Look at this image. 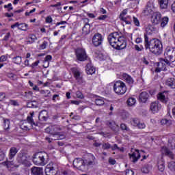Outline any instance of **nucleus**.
Segmentation results:
<instances>
[{
	"label": "nucleus",
	"mask_w": 175,
	"mask_h": 175,
	"mask_svg": "<svg viewBox=\"0 0 175 175\" xmlns=\"http://www.w3.org/2000/svg\"><path fill=\"white\" fill-rule=\"evenodd\" d=\"M144 38L145 50H149L150 53L157 55L162 54V42L159 40L157 38L150 39L147 34H144Z\"/></svg>",
	"instance_id": "obj_1"
},
{
	"label": "nucleus",
	"mask_w": 175,
	"mask_h": 175,
	"mask_svg": "<svg viewBox=\"0 0 175 175\" xmlns=\"http://www.w3.org/2000/svg\"><path fill=\"white\" fill-rule=\"evenodd\" d=\"M95 156L94 154H90L88 158L83 159L81 158H77L73 161V166L79 170H85L88 166H92L95 165Z\"/></svg>",
	"instance_id": "obj_2"
},
{
	"label": "nucleus",
	"mask_w": 175,
	"mask_h": 175,
	"mask_svg": "<svg viewBox=\"0 0 175 175\" xmlns=\"http://www.w3.org/2000/svg\"><path fill=\"white\" fill-rule=\"evenodd\" d=\"M33 162L34 165L45 166L49 162V154L45 152H36L33 156Z\"/></svg>",
	"instance_id": "obj_3"
},
{
	"label": "nucleus",
	"mask_w": 175,
	"mask_h": 175,
	"mask_svg": "<svg viewBox=\"0 0 175 175\" xmlns=\"http://www.w3.org/2000/svg\"><path fill=\"white\" fill-rule=\"evenodd\" d=\"M113 91L118 95H124L126 92V85L122 81H117L113 84Z\"/></svg>",
	"instance_id": "obj_4"
},
{
	"label": "nucleus",
	"mask_w": 175,
	"mask_h": 175,
	"mask_svg": "<svg viewBox=\"0 0 175 175\" xmlns=\"http://www.w3.org/2000/svg\"><path fill=\"white\" fill-rule=\"evenodd\" d=\"M16 161L20 165H24V166H31V162H29V157L28 154L23 152H20L16 157Z\"/></svg>",
	"instance_id": "obj_5"
},
{
	"label": "nucleus",
	"mask_w": 175,
	"mask_h": 175,
	"mask_svg": "<svg viewBox=\"0 0 175 175\" xmlns=\"http://www.w3.org/2000/svg\"><path fill=\"white\" fill-rule=\"evenodd\" d=\"M165 58L169 59L171 62H175V47L168 46L165 49L164 52Z\"/></svg>",
	"instance_id": "obj_6"
},
{
	"label": "nucleus",
	"mask_w": 175,
	"mask_h": 175,
	"mask_svg": "<svg viewBox=\"0 0 175 175\" xmlns=\"http://www.w3.org/2000/svg\"><path fill=\"white\" fill-rule=\"evenodd\" d=\"M75 54H76L77 59H78V61H81V62L87 61V58H88V56L87 55V53L85 52V49L82 48H77L75 51Z\"/></svg>",
	"instance_id": "obj_7"
},
{
	"label": "nucleus",
	"mask_w": 175,
	"mask_h": 175,
	"mask_svg": "<svg viewBox=\"0 0 175 175\" xmlns=\"http://www.w3.org/2000/svg\"><path fill=\"white\" fill-rule=\"evenodd\" d=\"M58 172V167L56 164H48L45 168V174L46 175H56Z\"/></svg>",
	"instance_id": "obj_8"
},
{
	"label": "nucleus",
	"mask_w": 175,
	"mask_h": 175,
	"mask_svg": "<svg viewBox=\"0 0 175 175\" xmlns=\"http://www.w3.org/2000/svg\"><path fill=\"white\" fill-rule=\"evenodd\" d=\"M120 38V34L118 32L111 33L108 36V42L111 47L116 46L117 42Z\"/></svg>",
	"instance_id": "obj_9"
},
{
	"label": "nucleus",
	"mask_w": 175,
	"mask_h": 175,
	"mask_svg": "<svg viewBox=\"0 0 175 175\" xmlns=\"http://www.w3.org/2000/svg\"><path fill=\"white\" fill-rule=\"evenodd\" d=\"M102 42H103V37L102 34L97 33H95L92 38V44L95 47H98L102 44Z\"/></svg>",
	"instance_id": "obj_10"
},
{
	"label": "nucleus",
	"mask_w": 175,
	"mask_h": 175,
	"mask_svg": "<svg viewBox=\"0 0 175 175\" xmlns=\"http://www.w3.org/2000/svg\"><path fill=\"white\" fill-rule=\"evenodd\" d=\"M116 45L113 46V49L116 50H124L126 47V42L124 40V37H119L118 41H116Z\"/></svg>",
	"instance_id": "obj_11"
},
{
	"label": "nucleus",
	"mask_w": 175,
	"mask_h": 175,
	"mask_svg": "<svg viewBox=\"0 0 175 175\" xmlns=\"http://www.w3.org/2000/svg\"><path fill=\"white\" fill-rule=\"evenodd\" d=\"M72 73L75 80L79 83V84H83L85 83L84 79H83V75H81V72L77 68H74Z\"/></svg>",
	"instance_id": "obj_12"
},
{
	"label": "nucleus",
	"mask_w": 175,
	"mask_h": 175,
	"mask_svg": "<svg viewBox=\"0 0 175 175\" xmlns=\"http://www.w3.org/2000/svg\"><path fill=\"white\" fill-rule=\"evenodd\" d=\"M47 132L49 131V133L51 135H53V137L55 136L58 133L59 131H61V127L57 125L51 126L50 127L46 129Z\"/></svg>",
	"instance_id": "obj_13"
},
{
	"label": "nucleus",
	"mask_w": 175,
	"mask_h": 175,
	"mask_svg": "<svg viewBox=\"0 0 175 175\" xmlns=\"http://www.w3.org/2000/svg\"><path fill=\"white\" fill-rule=\"evenodd\" d=\"M18 152V150L17 148L12 146L10 148L9 154H8V159L9 161H12L14 159V157L16 155H17V153Z\"/></svg>",
	"instance_id": "obj_14"
},
{
	"label": "nucleus",
	"mask_w": 175,
	"mask_h": 175,
	"mask_svg": "<svg viewBox=\"0 0 175 175\" xmlns=\"http://www.w3.org/2000/svg\"><path fill=\"white\" fill-rule=\"evenodd\" d=\"M161 152L162 154H165L166 157H168V158H170V159H175V154H173V152L170 151L169 148H166V146L162 147Z\"/></svg>",
	"instance_id": "obj_15"
},
{
	"label": "nucleus",
	"mask_w": 175,
	"mask_h": 175,
	"mask_svg": "<svg viewBox=\"0 0 175 175\" xmlns=\"http://www.w3.org/2000/svg\"><path fill=\"white\" fill-rule=\"evenodd\" d=\"M162 15L159 12H155L152 16V23L157 25L161 23Z\"/></svg>",
	"instance_id": "obj_16"
},
{
	"label": "nucleus",
	"mask_w": 175,
	"mask_h": 175,
	"mask_svg": "<svg viewBox=\"0 0 175 175\" xmlns=\"http://www.w3.org/2000/svg\"><path fill=\"white\" fill-rule=\"evenodd\" d=\"M162 106H161V104H159L158 102L155 101L150 104V110L152 111V113H158L159 110H161Z\"/></svg>",
	"instance_id": "obj_17"
},
{
	"label": "nucleus",
	"mask_w": 175,
	"mask_h": 175,
	"mask_svg": "<svg viewBox=\"0 0 175 175\" xmlns=\"http://www.w3.org/2000/svg\"><path fill=\"white\" fill-rule=\"evenodd\" d=\"M145 31L146 33H144V35H147V36H148V35H151V33L155 32L157 31V28H155L154 25L149 24L145 25Z\"/></svg>",
	"instance_id": "obj_18"
},
{
	"label": "nucleus",
	"mask_w": 175,
	"mask_h": 175,
	"mask_svg": "<svg viewBox=\"0 0 175 175\" xmlns=\"http://www.w3.org/2000/svg\"><path fill=\"white\" fill-rule=\"evenodd\" d=\"M107 125L109 126V128L113 131V132H118V129H120V126L116 124V122L111 121H107Z\"/></svg>",
	"instance_id": "obj_19"
},
{
	"label": "nucleus",
	"mask_w": 175,
	"mask_h": 175,
	"mask_svg": "<svg viewBox=\"0 0 175 175\" xmlns=\"http://www.w3.org/2000/svg\"><path fill=\"white\" fill-rule=\"evenodd\" d=\"M129 156L131 159H132V162L134 163L140 159V152H139V150H135V152H134L132 154H129Z\"/></svg>",
	"instance_id": "obj_20"
},
{
	"label": "nucleus",
	"mask_w": 175,
	"mask_h": 175,
	"mask_svg": "<svg viewBox=\"0 0 175 175\" xmlns=\"http://www.w3.org/2000/svg\"><path fill=\"white\" fill-rule=\"evenodd\" d=\"M165 85L170 87L172 90L175 89V79L174 77L168 78L165 81Z\"/></svg>",
	"instance_id": "obj_21"
},
{
	"label": "nucleus",
	"mask_w": 175,
	"mask_h": 175,
	"mask_svg": "<svg viewBox=\"0 0 175 175\" xmlns=\"http://www.w3.org/2000/svg\"><path fill=\"white\" fill-rule=\"evenodd\" d=\"M38 118L40 121H47V118H49V113L47 111H41L39 113Z\"/></svg>",
	"instance_id": "obj_22"
},
{
	"label": "nucleus",
	"mask_w": 175,
	"mask_h": 175,
	"mask_svg": "<svg viewBox=\"0 0 175 175\" xmlns=\"http://www.w3.org/2000/svg\"><path fill=\"white\" fill-rule=\"evenodd\" d=\"M159 66H161V68H163V66H164V68H165V70H167V69H166V65H168V66H170V65H171V62H170V60L169 59H163V58H160L159 59Z\"/></svg>",
	"instance_id": "obj_23"
},
{
	"label": "nucleus",
	"mask_w": 175,
	"mask_h": 175,
	"mask_svg": "<svg viewBox=\"0 0 175 175\" xmlns=\"http://www.w3.org/2000/svg\"><path fill=\"white\" fill-rule=\"evenodd\" d=\"M31 174L32 175H43V168L33 167L31 168Z\"/></svg>",
	"instance_id": "obj_24"
},
{
	"label": "nucleus",
	"mask_w": 175,
	"mask_h": 175,
	"mask_svg": "<svg viewBox=\"0 0 175 175\" xmlns=\"http://www.w3.org/2000/svg\"><path fill=\"white\" fill-rule=\"evenodd\" d=\"M33 112L30 113V116L27 118V121L28 124H30L31 126H38V122L33 121Z\"/></svg>",
	"instance_id": "obj_25"
},
{
	"label": "nucleus",
	"mask_w": 175,
	"mask_h": 175,
	"mask_svg": "<svg viewBox=\"0 0 175 175\" xmlns=\"http://www.w3.org/2000/svg\"><path fill=\"white\" fill-rule=\"evenodd\" d=\"M148 93L147 92H142L139 94V100L142 102V103H146L147 102V100L148 99Z\"/></svg>",
	"instance_id": "obj_26"
},
{
	"label": "nucleus",
	"mask_w": 175,
	"mask_h": 175,
	"mask_svg": "<svg viewBox=\"0 0 175 175\" xmlns=\"http://www.w3.org/2000/svg\"><path fill=\"white\" fill-rule=\"evenodd\" d=\"M158 100H160L163 103H167L169 99L165 96V92L159 93L157 96Z\"/></svg>",
	"instance_id": "obj_27"
},
{
	"label": "nucleus",
	"mask_w": 175,
	"mask_h": 175,
	"mask_svg": "<svg viewBox=\"0 0 175 175\" xmlns=\"http://www.w3.org/2000/svg\"><path fill=\"white\" fill-rule=\"evenodd\" d=\"M85 70L88 75H94L95 73V68L91 66V64H87Z\"/></svg>",
	"instance_id": "obj_28"
},
{
	"label": "nucleus",
	"mask_w": 175,
	"mask_h": 175,
	"mask_svg": "<svg viewBox=\"0 0 175 175\" xmlns=\"http://www.w3.org/2000/svg\"><path fill=\"white\" fill-rule=\"evenodd\" d=\"M161 9H167L169 5V0H159Z\"/></svg>",
	"instance_id": "obj_29"
},
{
	"label": "nucleus",
	"mask_w": 175,
	"mask_h": 175,
	"mask_svg": "<svg viewBox=\"0 0 175 175\" xmlns=\"http://www.w3.org/2000/svg\"><path fill=\"white\" fill-rule=\"evenodd\" d=\"M91 26L88 23H85L82 29V32L83 35H88L90 32Z\"/></svg>",
	"instance_id": "obj_30"
},
{
	"label": "nucleus",
	"mask_w": 175,
	"mask_h": 175,
	"mask_svg": "<svg viewBox=\"0 0 175 175\" xmlns=\"http://www.w3.org/2000/svg\"><path fill=\"white\" fill-rule=\"evenodd\" d=\"M127 10H124L122 11V12L120 15V18L122 20V21H125L126 24H131V21L126 20V17H124V16L127 13Z\"/></svg>",
	"instance_id": "obj_31"
},
{
	"label": "nucleus",
	"mask_w": 175,
	"mask_h": 175,
	"mask_svg": "<svg viewBox=\"0 0 175 175\" xmlns=\"http://www.w3.org/2000/svg\"><path fill=\"white\" fill-rule=\"evenodd\" d=\"M122 77L128 83V84H133V79L128 74H123Z\"/></svg>",
	"instance_id": "obj_32"
},
{
	"label": "nucleus",
	"mask_w": 175,
	"mask_h": 175,
	"mask_svg": "<svg viewBox=\"0 0 175 175\" xmlns=\"http://www.w3.org/2000/svg\"><path fill=\"white\" fill-rule=\"evenodd\" d=\"M161 28H165V27H166V25H167V23H169V18L167 17H164L161 20Z\"/></svg>",
	"instance_id": "obj_33"
},
{
	"label": "nucleus",
	"mask_w": 175,
	"mask_h": 175,
	"mask_svg": "<svg viewBox=\"0 0 175 175\" xmlns=\"http://www.w3.org/2000/svg\"><path fill=\"white\" fill-rule=\"evenodd\" d=\"M27 107L31 108V109H36V107H38V102L36 101H30L28 102L27 104Z\"/></svg>",
	"instance_id": "obj_34"
},
{
	"label": "nucleus",
	"mask_w": 175,
	"mask_h": 175,
	"mask_svg": "<svg viewBox=\"0 0 175 175\" xmlns=\"http://www.w3.org/2000/svg\"><path fill=\"white\" fill-rule=\"evenodd\" d=\"M12 61L14 64H16V65H20L22 62V57L21 56H16L12 58Z\"/></svg>",
	"instance_id": "obj_35"
},
{
	"label": "nucleus",
	"mask_w": 175,
	"mask_h": 175,
	"mask_svg": "<svg viewBox=\"0 0 175 175\" xmlns=\"http://www.w3.org/2000/svg\"><path fill=\"white\" fill-rule=\"evenodd\" d=\"M135 103H136V98H129L127 100L128 106H130V107L135 106Z\"/></svg>",
	"instance_id": "obj_36"
},
{
	"label": "nucleus",
	"mask_w": 175,
	"mask_h": 175,
	"mask_svg": "<svg viewBox=\"0 0 175 175\" xmlns=\"http://www.w3.org/2000/svg\"><path fill=\"white\" fill-rule=\"evenodd\" d=\"M103 150H110L111 148V144L109 142H104L102 144Z\"/></svg>",
	"instance_id": "obj_37"
},
{
	"label": "nucleus",
	"mask_w": 175,
	"mask_h": 175,
	"mask_svg": "<svg viewBox=\"0 0 175 175\" xmlns=\"http://www.w3.org/2000/svg\"><path fill=\"white\" fill-rule=\"evenodd\" d=\"M150 170H151V167L149 165H145L142 169V173L148 174L150 173Z\"/></svg>",
	"instance_id": "obj_38"
},
{
	"label": "nucleus",
	"mask_w": 175,
	"mask_h": 175,
	"mask_svg": "<svg viewBox=\"0 0 175 175\" xmlns=\"http://www.w3.org/2000/svg\"><path fill=\"white\" fill-rule=\"evenodd\" d=\"M95 103L96 106H103L105 105V100H103V98H97L95 100Z\"/></svg>",
	"instance_id": "obj_39"
},
{
	"label": "nucleus",
	"mask_w": 175,
	"mask_h": 175,
	"mask_svg": "<svg viewBox=\"0 0 175 175\" xmlns=\"http://www.w3.org/2000/svg\"><path fill=\"white\" fill-rule=\"evenodd\" d=\"M169 146L171 148H175V137H172L168 140Z\"/></svg>",
	"instance_id": "obj_40"
},
{
	"label": "nucleus",
	"mask_w": 175,
	"mask_h": 175,
	"mask_svg": "<svg viewBox=\"0 0 175 175\" xmlns=\"http://www.w3.org/2000/svg\"><path fill=\"white\" fill-rule=\"evenodd\" d=\"M168 168L170 169V170H171L172 172H175V162L174 161H170L168 163Z\"/></svg>",
	"instance_id": "obj_41"
},
{
	"label": "nucleus",
	"mask_w": 175,
	"mask_h": 175,
	"mask_svg": "<svg viewBox=\"0 0 175 175\" xmlns=\"http://www.w3.org/2000/svg\"><path fill=\"white\" fill-rule=\"evenodd\" d=\"M38 40V38H36V36L35 35H30L29 36V40H28V42L29 43H34V42L36 40Z\"/></svg>",
	"instance_id": "obj_42"
},
{
	"label": "nucleus",
	"mask_w": 175,
	"mask_h": 175,
	"mask_svg": "<svg viewBox=\"0 0 175 175\" xmlns=\"http://www.w3.org/2000/svg\"><path fill=\"white\" fill-rule=\"evenodd\" d=\"M18 29H21V31H27V29L28 28V25L25 23H20Z\"/></svg>",
	"instance_id": "obj_43"
},
{
	"label": "nucleus",
	"mask_w": 175,
	"mask_h": 175,
	"mask_svg": "<svg viewBox=\"0 0 175 175\" xmlns=\"http://www.w3.org/2000/svg\"><path fill=\"white\" fill-rule=\"evenodd\" d=\"M158 167L160 172H163V170H165V163H163V161L159 163Z\"/></svg>",
	"instance_id": "obj_44"
},
{
	"label": "nucleus",
	"mask_w": 175,
	"mask_h": 175,
	"mask_svg": "<svg viewBox=\"0 0 175 175\" xmlns=\"http://www.w3.org/2000/svg\"><path fill=\"white\" fill-rule=\"evenodd\" d=\"M5 164L6 165L7 167H13L14 166V163L13 162V160L8 161L5 162Z\"/></svg>",
	"instance_id": "obj_45"
},
{
	"label": "nucleus",
	"mask_w": 175,
	"mask_h": 175,
	"mask_svg": "<svg viewBox=\"0 0 175 175\" xmlns=\"http://www.w3.org/2000/svg\"><path fill=\"white\" fill-rule=\"evenodd\" d=\"M10 126V121L9 120L5 119L4 120V129L8 131L9 129V126Z\"/></svg>",
	"instance_id": "obj_46"
},
{
	"label": "nucleus",
	"mask_w": 175,
	"mask_h": 175,
	"mask_svg": "<svg viewBox=\"0 0 175 175\" xmlns=\"http://www.w3.org/2000/svg\"><path fill=\"white\" fill-rule=\"evenodd\" d=\"M120 129H122V131H126V132H129V131H130L129 128H128L126 124H125L124 123L120 124Z\"/></svg>",
	"instance_id": "obj_47"
},
{
	"label": "nucleus",
	"mask_w": 175,
	"mask_h": 175,
	"mask_svg": "<svg viewBox=\"0 0 175 175\" xmlns=\"http://www.w3.org/2000/svg\"><path fill=\"white\" fill-rule=\"evenodd\" d=\"M55 136H57V140H64V139H66V136H65V135L59 134V133H57Z\"/></svg>",
	"instance_id": "obj_48"
},
{
	"label": "nucleus",
	"mask_w": 175,
	"mask_h": 175,
	"mask_svg": "<svg viewBox=\"0 0 175 175\" xmlns=\"http://www.w3.org/2000/svg\"><path fill=\"white\" fill-rule=\"evenodd\" d=\"M132 122L134 126H137L140 122V120L138 118H135L132 120Z\"/></svg>",
	"instance_id": "obj_49"
},
{
	"label": "nucleus",
	"mask_w": 175,
	"mask_h": 175,
	"mask_svg": "<svg viewBox=\"0 0 175 175\" xmlns=\"http://www.w3.org/2000/svg\"><path fill=\"white\" fill-rule=\"evenodd\" d=\"M21 129H23V131H29V127H28V125H27V122L21 125Z\"/></svg>",
	"instance_id": "obj_50"
},
{
	"label": "nucleus",
	"mask_w": 175,
	"mask_h": 175,
	"mask_svg": "<svg viewBox=\"0 0 175 175\" xmlns=\"http://www.w3.org/2000/svg\"><path fill=\"white\" fill-rule=\"evenodd\" d=\"M77 97L79 98V99H84V96L83 95V93L80 91H77L76 92Z\"/></svg>",
	"instance_id": "obj_51"
},
{
	"label": "nucleus",
	"mask_w": 175,
	"mask_h": 175,
	"mask_svg": "<svg viewBox=\"0 0 175 175\" xmlns=\"http://www.w3.org/2000/svg\"><path fill=\"white\" fill-rule=\"evenodd\" d=\"M47 42L46 41H44L43 43L40 45V50H44V49H46L47 47Z\"/></svg>",
	"instance_id": "obj_52"
},
{
	"label": "nucleus",
	"mask_w": 175,
	"mask_h": 175,
	"mask_svg": "<svg viewBox=\"0 0 175 175\" xmlns=\"http://www.w3.org/2000/svg\"><path fill=\"white\" fill-rule=\"evenodd\" d=\"M133 23L136 27H140V22H139V20L137 18L133 16Z\"/></svg>",
	"instance_id": "obj_53"
},
{
	"label": "nucleus",
	"mask_w": 175,
	"mask_h": 175,
	"mask_svg": "<svg viewBox=\"0 0 175 175\" xmlns=\"http://www.w3.org/2000/svg\"><path fill=\"white\" fill-rule=\"evenodd\" d=\"M161 70H165V66L161 67L159 64H158V68H156L155 72H157V73H159Z\"/></svg>",
	"instance_id": "obj_54"
},
{
	"label": "nucleus",
	"mask_w": 175,
	"mask_h": 175,
	"mask_svg": "<svg viewBox=\"0 0 175 175\" xmlns=\"http://www.w3.org/2000/svg\"><path fill=\"white\" fill-rule=\"evenodd\" d=\"M5 152L0 150V161H3V159H5Z\"/></svg>",
	"instance_id": "obj_55"
},
{
	"label": "nucleus",
	"mask_w": 175,
	"mask_h": 175,
	"mask_svg": "<svg viewBox=\"0 0 175 175\" xmlns=\"http://www.w3.org/2000/svg\"><path fill=\"white\" fill-rule=\"evenodd\" d=\"M51 59H53V57L51 55H47L44 61L45 62H49V61H51Z\"/></svg>",
	"instance_id": "obj_56"
},
{
	"label": "nucleus",
	"mask_w": 175,
	"mask_h": 175,
	"mask_svg": "<svg viewBox=\"0 0 175 175\" xmlns=\"http://www.w3.org/2000/svg\"><path fill=\"white\" fill-rule=\"evenodd\" d=\"M137 126L139 129H144L146 128V124L139 122V124Z\"/></svg>",
	"instance_id": "obj_57"
},
{
	"label": "nucleus",
	"mask_w": 175,
	"mask_h": 175,
	"mask_svg": "<svg viewBox=\"0 0 175 175\" xmlns=\"http://www.w3.org/2000/svg\"><path fill=\"white\" fill-rule=\"evenodd\" d=\"M9 38H10V32L6 33L5 37L3 38V40L8 42L9 40Z\"/></svg>",
	"instance_id": "obj_58"
},
{
	"label": "nucleus",
	"mask_w": 175,
	"mask_h": 175,
	"mask_svg": "<svg viewBox=\"0 0 175 175\" xmlns=\"http://www.w3.org/2000/svg\"><path fill=\"white\" fill-rule=\"evenodd\" d=\"M7 76L10 79H12V80H14V78L16 77V75H14L13 73H8V74H7Z\"/></svg>",
	"instance_id": "obj_59"
},
{
	"label": "nucleus",
	"mask_w": 175,
	"mask_h": 175,
	"mask_svg": "<svg viewBox=\"0 0 175 175\" xmlns=\"http://www.w3.org/2000/svg\"><path fill=\"white\" fill-rule=\"evenodd\" d=\"M5 98H6V94L3 92H0V102L4 100Z\"/></svg>",
	"instance_id": "obj_60"
},
{
	"label": "nucleus",
	"mask_w": 175,
	"mask_h": 175,
	"mask_svg": "<svg viewBox=\"0 0 175 175\" xmlns=\"http://www.w3.org/2000/svg\"><path fill=\"white\" fill-rule=\"evenodd\" d=\"M111 150H112V151H115V150H120V148L118 147V145L115 144L113 146H111Z\"/></svg>",
	"instance_id": "obj_61"
},
{
	"label": "nucleus",
	"mask_w": 175,
	"mask_h": 175,
	"mask_svg": "<svg viewBox=\"0 0 175 175\" xmlns=\"http://www.w3.org/2000/svg\"><path fill=\"white\" fill-rule=\"evenodd\" d=\"M46 23H48L49 24H51V23H53V18H51V16H47L46 18Z\"/></svg>",
	"instance_id": "obj_62"
},
{
	"label": "nucleus",
	"mask_w": 175,
	"mask_h": 175,
	"mask_svg": "<svg viewBox=\"0 0 175 175\" xmlns=\"http://www.w3.org/2000/svg\"><path fill=\"white\" fill-rule=\"evenodd\" d=\"M133 171L132 170H126V175H133Z\"/></svg>",
	"instance_id": "obj_63"
},
{
	"label": "nucleus",
	"mask_w": 175,
	"mask_h": 175,
	"mask_svg": "<svg viewBox=\"0 0 175 175\" xmlns=\"http://www.w3.org/2000/svg\"><path fill=\"white\" fill-rule=\"evenodd\" d=\"M109 162L111 165H116V161L114 160V159L109 158Z\"/></svg>",
	"instance_id": "obj_64"
}]
</instances>
